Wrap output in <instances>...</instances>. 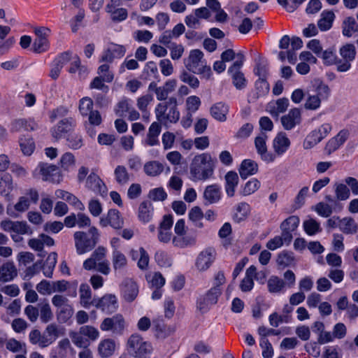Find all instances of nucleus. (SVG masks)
<instances>
[{
	"mask_svg": "<svg viewBox=\"0 0 358 358\" xmlns=\"http://www.w3.org/2000/svg\"><path fill=\"white\" fill-rule=\"evenodd\" d=\"M215 168V160L208 152L196 155L189 164V178L194 182L212 178Z\"/></svg>",
	"mask_w": 358,
	"mask_h": 358,
	"instance_id": "f257e3e1",
	"label": "nucleus"
},
{
	"mask_svg": "<svg viewBox=\"0 0 358 358\" xmlns=\"http://www.w3.org/2000/svg\"><path fill=\"white\" fill-rule=\"evenodd\" d=\"M127 349L133 358H151L153 347L139 334H132L127 339Z\"/></svg>",
	"mask_w": 358,
	"mask_h": 358,
	"instance_id": "f03ea898",
	"label": "nucleus"
},
{
	"mask_svg": "<svg viewBox=\"0 0 358 358\" xmlns=\"http://www.w3.org/2000/svg\"><path fill=\"white\" fill-rule=\"evenodd\" d=\"M89 234L90 237L83 231L74 233L75 246L78 255H83L92 250L96 245L99 237L98 229L95 227H91Z\"/></svg>",
	"mask_w": 358,
	"mask_h": 358,
	"instance_id": "7ed1b4c3",
	"label": "nucleus"
},
{
	"mask_svg": "<svg viewBox=\"0 0 358 358\" xmlns=\"http://www.w3.org/2000/svg\"><path fill=\"white\" fill-rule=\"evenodd\" d=\"M177 106V99L173 96L169 98L165 102L159 103L155 108L157 119L160 122L176 123L180 119Z\"/></svg>",
	"mask_w": 358,
	"mask_h": 358,
	"instance_id": "20e7f679",
	"label": "nucleus"
},
{
	"mask_svg": "<svg viewBox=\"0 0 358 358\" xmlns=\"http://www.w3.org/2000/svg\"><path fill=\"white\" fill-rule=\"evenodd\" d=\"M238 59L229 68L228 73L231 76L232 83L238 90H242L246 86V79L241 69L244 62V55L242 53L237 55Z\"/></svg>",
	"mask_w": 358,
	"mask_h": 358,
	"instance_id": "39448f33",
	"label": "nucleus"
},
{
	"mask_svg": "<svg viewBox=\"0 0 358 358\" xmlns=\"http://www.w3.org/2000/svg\"><path fill=\"white\" fill-rule=\"evenodd\" d=\"M125 327V320L120 314H116L111 317L105 318L100 324V329L102 331H110L115 335H122Z\"/></svg>",
	"mask_w": 358,
	"mask_h": 358,
	"instance_id": "423d86ee",
	"label": "nucleus"
},
{
	"mask_svg": "<svg viewBox=\"0 0 358 358\" xmlns=\"http://www.w3.org/2000/svg\"><path fill=\"white\" fill-rule=\"evenodd\" d=\"M222 292V289L217 288H210L197 301V307L199 310L202 313L207 312L213 306L217 303Z\"/></svg>",
	"mask_w": 358,
	"mask_h": 358,
	"instance_id": "0eeeda50",
	"label": "nucleus"
},
{
	"mask_svg": "<svg viewBox=\"0 0 358 358\" xmlns=\"http://www.w3.org/2000/svg\"><path fill=\"white\" fill-rule=\"evenodd\" d=\"M34 33L36 36L32 45L34 52L41 53L45 52L49 48V41L48 37L50 34V30L45 27H36Z\"/></svg>",
	"mask_w": 358,
	"mask_h": 358,
	"instance_id": "6e6552de",
	"label": "nucleus"
},
{
	"mask_svg": "<svg viewBox=\"0 0 358 358\" xmlns=\"http://www.w3.org/2000/svg\"><path fill=\"white\" fill-rule=\"evenodd\" d=\"M216 259V251L213 248H208L201 251L196 257L195 266L198 271H206Z\"/></svg>",
	"mask_w": 358,
	"mask_h": 358,
	"instance_id": "1a4fd4ad",
	"label": "nucleus"
},
{
	"mask_svg": "<svg viewBox=\"0 0 358 358\" xmlns=\"http://www.w3.org/2000/svg\"><path fill=\"white\" fill-rule=\"evenodd\" d=\"M37 171L42 175L45 181L59 182L62 179L59 169L55 165L41 162L36 169V171Z\"/></svg>",
	"mask_w": 358,
	"mask_h": 358,
	"instance_id": "9d476101",
	"label": "nucleus"
},
{
	"mask_svg": "<svg viewBox=\"0 0 358 358\" xmlns=\"http://www.w3.org/2000/svg\"><path fill=\"white\" fill-rule=\"evenodd\" d=\"M75 126L76 121L73 118H64L51 129V134L54 138L59 140L66 137L73 131Z\"/></svg>",
	"mask_w": 358,
	"mask_h": 358,
	"instance_id": "9b49d317",
	"label": "nucleus"
},
{
	"mask_svg": "<svg viewBox=\"0 0 358 358\" xmlns=\"http://www.w3.org/2000/svg\"><path fill=\"white\" fill-rule=\"evenodd\" d=\"M211 13L207 7H201L194 10L193 13L185 17V22L188 27L196 28L201 19L208 20Z\"/></svg>",
	"mask_w": 358,
	"mask_h": 358,
	"instance_id": "f8f14e48",
	"label": "nucleus"
},
{
	"mask_svg": "<svg viewBox=\"0 0 358 358\" xmlns=\"http://www.w3.org/2000/svg\"><path fill=\"white\" fill-rule=\"evenodd\" d=\"M291 141L285 132H279L273 140L272 147L275 158L284 155L289 148Z\"/></svg>",
	"mask_w": 358,
	"mask_h": 358,
	"instance_id": "ddd939ff",
	"label": "nucleus"
},
{
	"mask_svg": "<svg viewBox=\"0 0 358 358\" xmlns=\"http://www.w3.org/2000/svg\"><path fill=\"white\" fill-rule=\"evenodd\" d=\"M94 306L108 313L115 312L117 307V299L115 294H105L100 299L94 301Z\"/></svg>",
	"mask_w": 358,
	"mask_h": 358,
	"instance_id": "4468645a",
	"label": "nucleus"
},
{
	"mask_svg": "<svg viewBox=\"0 0 358 358\" xmlns=\"http://www.w3.org/2000/svg\"><path fill=\"white\" fill-rule=\"evenodd\" d=\"M267 135L265 133L262 132L255 138V145L257 153L261 156L262 160L266 162H273L275 160V155L273 153L268 152L267 150Z\"/></svg>",
	"mask_w": 358,
	"mask_h": 358,
	"instance_id": "2eb2a0df",
	"label": "nucleus"
},
{
	"mask_svg": "<svg viewBox=\"0 0 358 358\" xmlns=\"http://www.w3.org/2000/svg\"><path fill=\"white\" fill-rule=\"evenodd\" d=\"M99 224L102 227L110 225L115 229H119L123 227L124 221L117 210L110 209L106 217L103 216L100 218Z\"/></svg>",
	"mask_w": 358,
	"mask_h": 358,
	"instance_id": "dca6fc26",
	"label": "nucleus"
},
{
	"mask_svg": "<svg viewBox=\"0 0 358 358\" xmlns=\"http://www.w3.org/2000/svg\"><path fill=\"white\" fill-rule=\"evenodd\" d=\"M173 223L172 215H166L164 216L158 230V240L160 242L167 243L173 238L171 231Z\"/></svg>",
	"mask_w": 358,
	"mask_h": 358,
	"instance_id": "f3484780",
	"label": "nucleus"
},
{
	"mask_svg": "<svg viewBox=\"0 0 358 358\" xmlns=\"http://www.w3.org/2000/svg\"><path fill=\"white\" fill-rule=\"evenodd\" d=\"M281 124L285 130H291L301 122V112L299 108H294L281 117Z\"/></svg>",
	"mask_w": 358,
	"mask_h": 358,
	"instance_id": "a211bd4d",
	"label": "nucleus"
},
{
	"mask_svg": "<svg viewBox=\"0 0 358 358\" xmlns=\"http://www.w3.org/2000/svg\"><path fill=\"white\" fill-rule=\"evenodd\" d=\"M205 63L203 53L199 49L190 51L188 58L185 61L186 68L193 72H198L197 69Z\"/></svg>",
	"mask_w": 358,
	"mask_h": 358,
	"instance_id": "6ab92c4d",
	"label": "nucleus"
},
{
	"mask_svg": "<svg viewBox=\"0 0 358 358\" xmlns=\"http://www.w3.org/2000/svg\"><path fill=\"white\" fill-rule=\"evenodd\" d=\"M70 341L68 338L60 340L57 345L50 352V358H66L69 352L72 350Z\"/></svg>",
	"mask_w": 358,
	"mask_h": 358,
	"instance_id": "aec40b11",
	"label": "nucleus"
},
{
	"mask_svg": "<svg viewBox=\"0 0 358 358\" xmlns=\"http://www.w3.org/2000/svg\"><path fill=\"white\" fill-rule=\"evenodd\" d=\"M221 187L217 184L208 185L203 192V198L206 204L217 203L221 199Z\"/></svg>",
	"mask_w": 358,
	"mask_h": 358,
	"instance_id": "412c9836",
	"label": "nucleus"
},
{
	"mask_svg": "<svg viewBox=\"0 0 358 358\" xmlns=\"http://www.w3.org/2000/svg\"><path fill=\"white\" fill-rule=\"evenodd\" d=\"M85 186L95 193L103 194L106 193V186L101 178L94 173H91L86 179Z\"/></svg>",
	"mask_w": 358,
	"mask_h": 358,
	"instance_id": "4be33fe9",
	"label": "nucleus"
},
{
	"mask_svg": "<svg viewBox=\"0 0 358 358\" xmlns=\"http://www.w3.org/2000/svg\"><path fill=\"white\" fill-rule=\"evenodd\" d=\"M122 292L124 299L128 302H131L138 294V287L131 279H126L122 283Z\"/></svg>",
	"mask_w": 358,
	"mask_h": 358,
	"instance_id": "5701e85b",
	"label": "nucleus"
},
{
	"mask_svg": "<svg viewBox=\"0 0 358 358\" xmlns=\"http://www.w3.org/2000/svg\"><path fill=\"white\" fill-rule=\"evenodd\" d=\"M289 106L287 98L278 99L275 102H270L267 106V111L273 117H278L280 113L285 112Z\"/></svg>",
	"mask_w": 358,
	"mask_h": 358,
	"instance_id": "b1692460",
	"label": "nucleus"
},
{
	"mask_svg": "<svg viewBox=\"0 0 358 358\" xmlns=\"http://www.w3.org/2000/svg\"><path fill=\"white\" fill-rule=\"evenodd\" d=\"M29 340L32 345H38L40 348H45L52 345L44 332L41 333L38 329H33L30 331Z\"/></svg>",
	"mask_w": 358,
	"mask_h": 358,
	"instance_id": "393cba45",
	"label": "nucleus"
},
{
	"mask_svg": "<svg viewBox=\"0 0 358 358\" xmlns=\"http://www.w3.org/2000/svg\"><path fill=\"white\" fill-rule=\"evenodd\" d=\"M80 303L85 308H90L91 306H94V301L96 299H92V291L87 284H81L79 289Z\"/></svg>",
	"mask_w": 358,
	"mask_h": 358,
	"instance_id": "a878e982",
	"label": "nucleus"
},
{
	"mask_svg": "<svg viewBox=\"0 0 358 358\" xmlns=\"http://www.w3.org/2000/svg\"><path fill=\"white\" fill-rule=\"evenodd\" d=\"M212 117L219 122H225L229 113V106L222 102L213 105L210 109Z\"/></svg>",
	"mask_w": 358,
	"mask_h": 358,
	"instance_id": "bb28decb",
	"label": "nucleus"
},
{
	"mask_svg": "<svg viewBox=\"0 0 358 358\" xmlns=\"http://www.w3.org/2000/svg\"><path fill=\"white\" fill-rule=\"evenodd\" d=\"M161 125L157 122H154L149 127L148 132L144 143L148 146L159 145L158 136L161 132Z\"/></svg>",
	"mask_w": 358,
	"mask_h": 358,
	"instance_id": "cd10ccee",
	"label": "nucleus"
},
{
	"mask_svg": "<svg viewBox=\"0 0 358 358\" xmlns=\"http://www.w3.org/2000/svg\"><path fill=\"white\" fill-rule=\"evenodd\" d=\"M225 191L228 196H234L236 188L238 186L239 178L235 171H229L225 175Z\"/></svg>",
	"mask_w": 358,
	"mask_h": 358,
	"instance_id": "c85d7f7f",
	"label": "nucleus"
},
{
	"mask_svg": "<svg viewBox=\"0 0 358 358\" xmlns=\"http://www.w3.org/2000/svg\"><path fill=\"white\" fill-rule=\"evenodd\" d=\"M17 269L13 262H7L0 267V281L6 282L11 281L17 276Z\"/></svg>",
	"mask_w": 358,
	"mask_h": 358,
	"instance_id": "c756f323",
	"label": "nucleus"
},
{
	"mask_svg": "<svg viewBox=\"0 0 358 358\" xmlns=\"http://www.w3.org/2000/svg\"><path fill=\"white\" fill-rule=\"evenodd\" d=\"M348 133L345 131H341L335 137L330 139L326 145L325 150L329 153L338 149L347 140Z\"/></svg>",
	"mask_w": 358,
	"mask_h": 358,
	"instance_id": "7c9ffc66",
	"label": "nucleus"
},
{
	"mask_svg": "<svg viewBox=\"0 0 358 358\" xmlns=\"http://www.w3.org/2000/svg\"><path fill=\"white\" fill-rule=\"evenodd\" d=\"M116 344L114 340L106 338L101 341L98 346L99 355L103 358H108L113 355L115 351Z\"/></svg>",
	"mask_w": 358,
	"mask_h": 358,
	"instance_id": "2f4dec72",
	"label": "nucleus"
},
{
	"mask_svg": "<svg viewBox=\"0 0 358 358\" xmlns=\"http://www.w3.org/2000/svg\"><path fill=\"white\" fill-rule=\"evenodd\" d=\"M335 19V14L331 10H324L320 15V18L317 22V27L322 31H326L332 27Z\"/></svg>",
	"mask_w": 358,
	"mask_h": 358,
	"instance_id": "473e14b6",
	"label": "nucleus"
},
{
	"mask_svg": "<svg viewBox=\"0 0 358 358\" xmlns=\"http://www.w3.org/2000/svg\"><path fill=\"white\" fill-rule=\"evenodd\" d=\"M258 171L257 164L251 159H245L242 162L239 169V174L243 179L255 174Z\"/></svg>",
	"mask_w": 358,
	"mask_h": 358,
	"instance_id": "72a5a7b5",
	"label": "nucleus"
},
{
	"mask_svg": "<svg viewBox=\"0 0 358 358\" xmlns=\"http://www.w3.org/2000/svg\"><path fill=\"white\" fill-rule=\"evenodd\" d=\"M29 206L30 201L29 199L26 196H20L13 208L10 206L7 207V214L13 217H17V215L15 213V211L20 213L25 212L29 209Z\"/></svg>",
	"mask_w": 358,
	"mask_h": 358,
	"instance_id": "f704fd0d",
	"label": "nucleus"
},
{
	"mask_svg": "<svg viewBox=\"0 0 358 358\" xmlns=\"http://www.w3.org/2000/svg\"><path fill=\"white\" fill-rule=\"evenodd\" d=\"M250 212V205L245 202H241L236 206V213L233 215V220L236 223H240L247 219Z\"/></svg>",
	"mask_w": 358,
	"mask_h": 358,
	"instance_id": "c9c22d12",
	"label": "nucleus"
},
{
	"mask_svg": "<svg viewBox=\"0 0 358 358\" xmlns=\"http://www.w3.org/2000/svg\"><path fill=\"white\" fill-rule=\"evenodd\" d=\"M339 229L344 234H353L357 232L358 224L353 218L346 217L341 220Z\"/></svg>",
	"mask_w": 358,
	"mask_h": 358,
	"instance_id": "e433bc0d",
	"label": "nucleus"
},
{
	"mask_svg": "<svg viewBox=\"0 0 358 358\" xmlns=\"http://www.w3.org/2000/svg\"><path fill=\"white\" fill-rule=\"evenodd\" d=\"M153 214V207L150 201H143L138 208V217L143 222L151 220Z\"/></svg>",
	"mask_w": 358,
	"mask_h": 358,
	"instance_id": "4c0bfd02",
	"label": "nucleus"
},
{
	"mask_svg": "<svg viewBox=\"0 0 358 358\" xmlns=\"http://www.w3.org/2000/svg\"><path fill=\"white\" fill-rule=\"evenodd\" d=\"M313 87L316 96H318L321 100H327L330 95V89L327 85L320 80H315L313 84Z\"/></svg>",
	"mask_w": 358,
	"mask_h": 358,
	"instance_id": "58836bf2",
	"label": "nucleus"
},
{
	"mask_svg": "<svg viewBox=\"0 0 358 358\" xmlns=\"http://www.w3.org/2000/svg\"><path fill=\"white\" fill-rule=\"evenodd\" d=\"M57 255L56 252H51L48 256L45 263L43 264V273L47 278H52L53 270L57 264Z\"/></svg>",
	"mask_w": 358,
	"mask_h": 358,
	"instance_id": "ea45409f",
	"label": "nucleus"
},
{
	"mask_svg": "<svg viewBox=\"0 0 358 358\" xmlns=\"http://www.w3.org/2000/svg\"><path fill=\"white\" fill-rule=\"evenodd\" d=\"M112 262L115 271L121 270L126 267L127 259L122 252L117 249H115L112 253Z\"/></svg>",
	"mask_w": 358,
	"mask_h": 358,
	"instance_id": "a19ab883",
	"label": "nucleus"
},
{
	"mask_svg": "<svg viewBox=\"0 0 358 358\" xmlns=\"http://www.w3.org/2000/svg\"><path fill=\"white\" fill-rule=\"evenodd\" d=\"M195 243V237L190 235L173 236L172 238L173 245L180 248L193 245Z\"/></svg>",
	"mask_w": 358,
	"mask_h": 358,
	"instance_id": "79ce46f5",
	"label": "nucleus"
},
{
	"mask_svg": "<svg viewBox=\"0 0 358 358\" xmlns=\"http://www.w3.org/2000/svg\"><path fill=\"white\" fill-rule=\"evenodd\" d=\"M342 28L343 34L347 37L358 31V24L352 17H348L343 21Z\"/></svg>",
	"mask_w": 358,
	"mask_h": 358,
	"instance_id": "37998d69",
	"label": "nucleus"
},
{
	"mask_svg": "<svg viewBox=\"0 0 358 358\" xmlns=\"http://www.w3.org/2000/svg\"><path fill=\"white\" fill-rule=\"evenodd\" d=\"M106 10L110 14L111 20L114 22H122L128 16L127 9L124 8L111 9V6L107 5Z\"/></svg>",
	"mask_w": 358,
	"mask_h": 358,
	"instance_id": "c03bdc74",
	"label": "nucleus"
},
{
	"mask_svg": "<svg viewBox=\"0 0 358 358\" xmlns=\"http://www.w3.org/2000/svg\"><path fill=\"white\" fill-rule=\"evenodd\" d=\"M143 169L148 176H156L163 171L164 166L159 162L151 161L144 165Z\"/></svg>",
	"mask_w": 358,
	"mask_h": 358,
	"instance_id": "a18cd8bd",
	"label": "nucleus"
},
{
	"mask_svg": "<svg viewBox=\"0 0 358 358\" xmlns=\"http://www.w3.org/2000/svg\"><path fill=\"white\" fill-rule=\"evenodd\" d=\"M73 308L69 302L57 309V318L62 322H67L73 316Z\"/></svg>",
	"mask_w": 358,
	"mask_h": 358,
	"instance_id": "49530a36",
	"label": "nucleus"
},
{
	"mask_svg": "<svg viewBox=\"0 0 358 358\" xmlns=\"http://www.w3.org/2000/svg\"><path fill=\"white\" fill-rule=\"evenodd\" d=\"M38 306L41 322L48 323L51 321L53 318V313L50 304L48 302H45L39 303Z\"/></svg>",
	"mask_w": 358,
	"mask_h": 358,
	"instance_id": "de8ad7c7",
	"label": "nucleus"
},
{
	"mask_svg": "<svg viewBox=\"0 0 358 358\" xmlns=\"http://www.w3.org/2000/svg\"><path fill=\"white\" fill-rule=\"evenodd\" d=\"M267 286L271 293H279L283 290L285 282L278 276L273 275L268 279Z\"/></svg>",
	"mask_w": 358,
	"mask_h": 358,
	"instance_id": "09e8293b",
	"label": "nucleus"
},
{
	"mask_svg": "<svg viewBox=\"0 0 358 358\" xmlns=\"http://www.w3.org/2000/svg\"><path fill=\"white\" fill-rule=\"evenodd\" d=\"M35 126L36 124L33 122H28L24 119H18L11 123V131L16 132L21 130H34Z\"/></svg>",
	"mask_w": 358,
	"mask_h": 358,
	"instance_id": "8fccbe9b",
	"label": "nucleus"
},
{
	"mask_svg": "<svg viewBox=\"0 0 358 358\" xmlns=\"http://www.w3.org/2000/svg\"><path fill=\"white\" fill-rule=\"evenodd\" d=\"M67 145L73 150L80 149L83 145V137L80 134L71 132L66 137Z\"/></svg>",
	"mask_w": 358,
	"mask_h": 358,
	"instance_id": "3c124183",
	"label": "nucleus"
},
{
	"mask_svg": "<svg viewBox=\"0 0 358 358\" xmlns=\"http://www.w3.org/2000/svg\"><path fill=\"white\" fill-rule=\"evenodd\" d=\"M300 222L299 217L296 215H291L285 219L280 226L281 231H294Z\"/></svg>",
	"mask_w": 358,
	"mask_h": 358,
	"instance_id": "603ef678",
	"label": "nucleus"
},
{
	"mask_svg": "<svg viewBox=\"0 0 358 358\" xmlns=\"http://www.w3.org/2000/svg\"><path fill=\"white\" fill-rule=\"evenodd\" d=\"M114 175L116 182L121 185H126L129 180V174L124 166H117L115 169Z\"/></svg>",
	"mask_w": 358,
	"mask_h": 358,
	"instance_id": "864d4df0",
	"label": "nucleus"
},
{
	"mask_svg": "<svg viewBox=\"0 0 358 358\" xmlns=\"http://www.w3.org/2000/svg\"><path fill=\"white\" fill-rule=\"evenodd\" d=\"M323 139V137L317 129L310 133L306 138L303 146L304 149H310L317 145Z\"/></svg>",
	"mask_w": 358,
	"mask_h": 358,
	"instance_id": "5fc2aeb1",
	"label": "nucleus"
},
{
	"mask_svg": "<svg viewBox=\"0 0 358 358\" xmlns=\"http://www.w3.org/2000/svg\"><path fill=\"white\" fill-rule=\"evenodd\" d=\"M203 214L201 209L198 206L192 208L189 213V218L194 223V225L198 228H202L203 224L201 222Z\"/></svg>",
	"mask_w": 358,
	"mask_h": 358,
	"instance_id": "6e6d98bb",
	"label": "nucleus"
},
{
	"mask_svg": "<svg viewBox=\"0 0 358 358\" xmlns=\"http://www.w3.org/2000/svg\"><path fill=\"white\" fill-rule=\"evenodd\" d=\"M303 226L304 231L309 236H313L322 230L320 223L313 218L305 220Z\"/></svg>",
	"mask_w": 358,
	"mask_h": 358,
	"instance_id": "4d7b16f0",
	"label": "nucleus"
},
{
	"mask_svg": "<svg viewBox=\"0 0 358 358\" xmlns=\"http://www.w3.org/2000/svg\"><path fill=\"white\" fill-rule=\"evenodd\" d=\"M334 189L336 198L338 201H345L350 197V192L346 184H335Z\"/></svg>",
	"mask_w": 358,
	"mask_h": 358,
	"instance_id": "13d9d810",
	"label": "nucleus"
},
{
	"mask_svg": "<svg viewBox=\"0 0 358 358\" xmlns=\"http://www.w3.org/2000/svg\"><path fill=\"white\" fill-rule=\"evenodd\" d=\"M340 55L345 60L352 62L356 55V49L352 44H346L340 48Z\"/></svg>",
	"mask_w": 358,
	"mask_h": 358,
	"instance_id": "bf43d9fd",
	"label": "nucleus"
},
{
	"mask_svg": "<svg viewBox=\"0 0 358 358\" xmlns=\"http://www.w3.org/2000/svg\"><path fill=\"white\" fill-rule=\"evenodd\" d=\"M6 348L9 351L16 353V352H24V354L27 353L26 345L24 343H22L20 341H17L15 338H11L7 341L6 342Z\"/></svg>",
	"mask_w": 358,
	"mask_h": 358,
	"instance_id": "052dcab7",
	"label": "nucleus"
},
{
	"mask_svg": "<svg viewBox=\"0 0 358 358\" xmlns=\"http://www.w3.org/2000/svg\"><path fill=\"white\" fill-rule=\"evenodd\" d=\"M70 337L73 343L78 348H88L87 346L90 345L89 340L85 338L81 332L71 333Z\"/></svg>",
	"mask_w": 358,
	"mask_h": 358,
	"instance_id": "680f3d73",
	"label": "nucleus"
},
{
	"mask_svg": "<svg viewBox=\"0 0 358 358\" xmlns=\"http://www.w3.org/2000/svg\"><path fill=\"white\" fill-rule=\"evenodd\" d=\"M155 259L161 267H169L172 264L171 258L166 252L162 250H159L155 253Z\"/></svg>",
	"mask_w": 358,
	"mask_h": 358,
	"instance_id": "e2e57ef3",
	"label": "nucleus"
},
{
	"mask_svg": "<svg viewBox=\"0 0 358 358\" xmlns=\"http://www.w3.org/2000/svg\"><path fill=\"white\" fill-rule=\"evenodd\" d=\"M201 103L199 97L193 95L187 97L185 101L187 113H194L200 107Z\"/></svg>",
	"mask_w": 358,
	"mask_h": 358,
	"instance_id": "0e129e2a",
	"label": "nucleus"
},
{
	"mask_svg": "<svg viewBox=\"0 0 358 358\" xmlns=\"http://www.w3.org/2000/svg\"><path fill=\"white\" fill-rule=\"evenodd\" d=\"M43 332L49 341H51V344H52L59 336V327L55 323H51L47 325Z\"/></svg>",
	"mask_w": 358,
	"mask_h": 358,
	"instance_id": "69168bd1",
	"label": "nucleus"
},
{
	"mask_svg": "<svg viewBox=\"0 0 358 358\" xmlns=\"http://www.w3.org/2000/svg\"><path fill=\"white\" fill-rule=\"evenodd\" d=\"M132 108V101L128 99H123L118 102L116 108H115V113L122 117L125 113H128Z\"/></svg>",
	"mask_w": 358,
	"mask_h": 358,
	"instance_id": "338daca9",
	"label": "nucleus"
},
{
	"mask_svg": "<svg viewBox=\"0 0 358 358\" xmlns=\"http://www.w3.org/2000/svg\"><path fill=\"white\" fill-rule=\"evenodd\" d=\"M62 168L65 171H69L75 166L76 159L71 152L64 153L60 159Z\"/></svg>",
	"mask_w": 358,
	"mask_h": 358,
	"instance_id": "774afa93",
	"label": "nucleus"
}]
</instances>
